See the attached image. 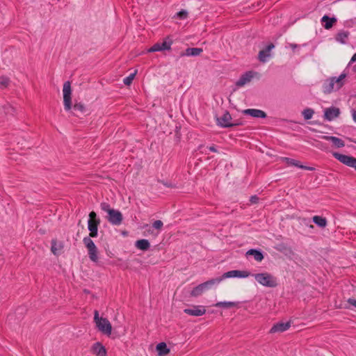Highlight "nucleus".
<instances>
[{"label": "nucleus", "instance_id": "nucleus-1", "mask_svg": "<svg viewBox=\"0 0 356 356\" xmlns=\"http://www.w3.org/2000/svg\"><path fill=\"white\" fill-rule=\"evenodd\" d=\"M72 88L70 81H65L63 84V104L65 111H70L72 108ZM74 114L79 116V114H83L86 109L85 105L81 102H75L73 106Z\"/></svg>", "mask_w": 356, "mask_h": 356}, {"label": "nucleus", "instance_id": "nucleus-2", "mask_svg": "<svg viewBox=\"0 0 356 356\" xmlns=\"http://www.w3.org/2000/svg\"><path fill=\"white\" fill-rule=\"evenodd\" d=\"M346 73H342L338 78L332 76L325 80L323 83V92L325 94H330L334 90L341 88L345 84Z\"/></svg>", "mask_w": 356, "mask_h": 356}, {"label": "nucleus", "instance_id": "nucleus-3", "mask_svg": "<svg viewBox=\"0 0 356 356\" xmlns=\"http://www.w3.org/2000/svg\"><path fill=\"white\" fill-rule=\"evenodd\" d=\"M101 209L107 213L106 220L113 225H120L123 220L122 213L116 209L111 207L107 202H102L100 204Z\"/></svg>", "mask_w": 356, "mask_h": 356}, {"label": "nucleus", "instance_id": "nucleus-4", "mask_svg": "<svg viewBox=\"0 0 356 356\" xmlns=\"http://www.w3.org/2000/svg\"><path fill=\"white\" fill-rule=\"evenodd\" d=\"M255 280L264 286L275 288L278 285L277 279L268 273H261L252 275Z\"/></svg>", "mask_w": 356, "mask_h": 356}, {"label": "nucleus", "instance_id": "nucleus-5", "mask_svg": "<svg viewBox=\"0 0 356 356\" xmlns=\"http://www.w3.org/2000/svg\"><path fill=\"white\" fill-rule=\"evenodd\" d=\"M94 321L99 331L107 336L111 334L112 325L111 323L107 318L99 317L97 310H95L94 313Z\"/></svg>", "mask_w": 356, "mask_h": 356}, {"label": "nucleus", "instance_id": "nucleus-6", "mask_svg": "<svg viewBox=\"0 0 356 356\" xmlns=\"http://www.w3.org/2000/svg\"><path fill=\"white\" fill-rule=\"evenodd\" d=\"M221 282V279L213 278L204 283H202L191 291V296L193 297H198L201 296L205 291L211 289L214 285L218 284Z\"/></svg>", "mask_w": 356, "mask_h": 356}, {"label": "nucleus", "instance_id": "nucleus-7", "mask_svg": "<svg viewBox=\"0 0 356 356\" xmlns=\"http://www.w3.org/2000/svg\"><path fill=\"white\" fill-rule=\"evenodd\" d=\"M88 216V229L90 231L88 237L95 238L98 235V227L100 225L101 220L94 211H90Z\"/></svg>", "mask_w": 356, "mask_h": 356}, {"label": "nucleus", "instance_id": "nucleus-8", "mask_svg": "<svg viewBox=\"0 0 356 356\" xmlns=\"http://www.w3.org/2000/svg\"><path fill=\"white\" fill-rule=\"evenodd\" d=\"M83 242L88 250V257L92 261L97 263L99 260V258L97 256L98 250L95 244L90 238V237L88 236L83 238Z\"/></svg>", "mask_w": 356, "mask_h": 356}, {"label": "nucleus", "instance_id": "nucleus-9", "mask_svg": "<svg viewBox=\"0 0 356 356\" xmlns=\"http://www.w3.org/2000/svg\"><path fill=\"white\" fill-rule=\"evenodd\" d=\"M332 155L336 159L343 164L348 167L353 168L356 170V158L338 152H333Z\"/></svg>", "mask_w": 356, "mask_h": 356}, {"label": "nucleus", "instance_id": "nucleus-10", "mask_svg": "<svg viewBox=\"0 0 356 356\" xmlns=\"http://www.w3.org/2000/svg\"><path fill=\"white\" fill-rule=\"evenodd\" d=\"M232 116L228 111H225L222 116L218 118V124L224 128H229L242 125L241 123H232Z\"/></svg>", "mask_w": 356, "mask_h": 356}, {"label": "nucleus", "instance_id": "nucleus-11", "mask_svg": "<svg viewBox=\"0 0 356 356\" xmlns=\"http://www.w3.org/2000/svg\"><path fill=\"white\" fill-rule=\"evenodd\" d=\"M250 275V273L247 270H233L225 273L221 277H216V279H221L222 281L225 278H231V277H248Z\"/></svg>", "mask_w": 356, "mask_h": 356}, {"label": "nucleus", "instance_id": "nucleus-12", "mask_svg": "<svg viewBox=\"0 0 356 356\" xmlns=\"http://www.w3.org/2000/svg\"><path fill=\"white\" fill-rule=\"evenodd\" d=\"M341 113L340 109L335 106L327 108L324 111V118L327 121H332L338 118Z\"/></svg>", "mask_w": 356, "mask_h": 356}, {"label": "nucleus", "instance_id": "nucleus-13", "mask_svg": "<svg viewBox=\"0 0 356 356\" xmlns=\"http://www.w3.org/2000/svg\"><path fill=\"white\" fill-rule=\"evenodd\" d=\"M275 47V45L273 43H270L266 46V47L259 52L258 59L261 63H266L268 60V58L270 56V51Z\"/></svg>", "mask_w": 356, "mask_h": 356}, {"label": "nucleus", "instance_id": "nucleus-14", "mask_svg": "<svg viewBox=\"0 0 356 356\" xmlns=\"http://www.w3.org/2000/svg\"><path fill=\"white\" fill-rule=\"evenodd\" d=\"M184 312L191 316H200L206 313V309L204 307L198 305L193 306V308L185 309Z\"/></svg>", "mask_w": 356, "mask_h": 356}, {"label": "nucleus", "instance_id": "nucleus-15", "mask_svg": "<svg viewBox=\"0 0 356 356\" xmlns=\"http://www.w3.org/2000/svg\"><path fill=\"white\" fill-rule=\"evenodd\" d=\"M91 352L97 356H107L106 349L100 342H96L92 346Z\"/></svg>", "mask_w": 356, "mask_h": 356}, {"label": "nucleus", "instance_id": "nucleus-16", "mask_svg": "<svg viewBox=\"0 0 356 356\" xmlns=\"http://www.w3.org/2000/svg\"><path fill=\"white\" fill-rule=\"evenodd\" d=\"M242 113L245 115H249L256 118H266L267 117L266 113L264 111L259 109L248 108L243 110Z\"/></svg>", "mask_w": 356, "mask_h": 356}, {"label": "nucleus", "instance_id": "nucleus-17", "mask_svg": "<svg viewBox=\"0 0 356 356\" xmlns=\"http://www.w3.org/2000/svg\"><path fill=\"white\" fill-rule=\"evenodd\" d=\"M254 72L252 71H248L243 74L240 79L236 81V85L238 87H242L246 83L250 82L252 79L254 77Z\"/></svg>", "mask_w": 356, "mask_h": 356}, {"label": "nucleus", "instance_id": "nucleus-18", "mask_svg": "<svg viewBox=\"0 0 356 356\" xmlns=\"http://www.w3.org/2000/svg\"><path fill=\"white\" fill-rule=\"evenodd\" d=\"M291 326L290 322L277 323L275 324L270 330V333L282 332L287 330Z\"/></svg>", "mask_w": 356, "mask_h": 356}, {"label": "nucleus", "instance_id": "nucleus-19", "mask_svg": "<svg viewBox=\"0 0 356 356\" xmlns=\"http://www.w3.org/2000/svg\"><path fill=\"white\" fill-rule=\"evenodd\" d=\"M322 138L327 141H331L333 145L338 148L345 146L344 141L339 138L335 136H323Z\"/></svg>", "mask_w": 356, "mask_h": 356}, {"label": "nucleus", "instance_id": "nucleus-20", "mask_svg": "<svg viewBox=\"0 0 356 356\" xmlns=\"http://www.w3.org/2000/svg\"><path fill=\"white\" fill-rule=\"evenodd\" d=\"M202 51V48L188 47L185 50V52L181 54V56H199Z\"/></svg>", "mask_w": 356, "mask_h": 356}, {"label": "nucleus", "instance_id": "nucleus-21", "mask_svg": "<svg viewBox=\"0 0 356 356\" xmlns=\"http://www.w3.org/2000/svg\"><path fill=\"white\" fill-rule=\"evenodd\" d=\"M321 22L325 23L323 26L325 29H330L333 26L334 24L337 22V19L335 17H330L327 15H324L321 19Z\"/></svg>", "mask_w": 356, "mask_h": 356}, {"label": "nucleus", "instance_id": "nucleus-22", "mask_svg": "<svg viewBox=\"0 0 356 356\" xmlns=\"http://www.w3.org/2000/svg\"><path fill=\"white\" fill-rule=\"evenodd\" d=\"M51 250L54 255H58L60 254V251L63 248V245L62 242L58 243L56 239L51 240Z\"/></svg>", "mask_w": 356, "mask_h": 356}, {"label": "nucleus", "instance_id": "nucleus-23", "mask_svg": "<svg viewBox=\"0 0 356 356\" xmlns=\"http://www.w3.org/2000/svg\"><path fill=\"white\" fill-rule=\"evenodd\" d=\"M246 255H252L257 261H261L264 259L262 252L257 249H250L246 252Z\"/></svg>", "mask_w": 356, "mask_h": 356}, {"label": "nucleus", "instance_id": "nucleus-24", "mask_svg": "<svg viewBox=\"0 0 356 356\" xmlns=\"http://www.w3.org/2000/svg\"><path fill=\"white\" fill-rule=\"evenodd\" d=\"M135 246L139 250L145 251L149 248L150 244L148 240L147 239H140L136 241V242L135 243Z\"/></svg>", "mask_w": 356, "mask_h": 356}, {"label": "nucleus", "instance_id": "nucleus-25", "mask_svg": "<svg viewBox=\"0 0 356 356\" xmlns=\"http://www.w3.org/2000/svg\"><path fill=\"white\" fill-rule=\"evenodd\" d=\"M312 221L318 227L321 228H324L327 226V219L324 217L320 216H314L312 218Z\"/></svg>", "mask_w": 356, "mask_h": 356}, {"label": "nucleus", "instance_id": "nucleus-26", "mask_svg": "<svg viewBox=\"0 0 356 356\" xmlns=\"http://www.w3.org/2000/svg\"><path fill=\"white\" fill-rule=\"evenodd\" d=\"M284 160L286 161V163L289 164V165H294V166H296V167H298L301 169H305V170H313V168L312 167H307V166H305V165H300L299 163V161H297V160H295V159H290V158H284Z\"/></svg>", "mask_w": 356, "mask_h": 356}, {"label": "nucleus", "instance_id": "nucleus-27", "mask_svg": "<svg viewBox=\"0 0 356 356\" xmlns=\"http://www.w3.org/2000/svg\"><path fill=\"white\" fill-rule=\"evenodd\" d=\"M156 351L159 356H163L168 354L170 352V349L167 347V345L164 342H161L156 345Z\"/></svg>", "mask_w": 356, "mask_h": 356}, {"label": "nucleus", "instance_id": "nucleus-28", "mask_svg": "<svg viewBox=\"0 0 356 356\" xmlns=\"http://www.w3.org/2000/svg\"><path fill=\"white\" fill-rule=\"evenodd\" d=\"M237 305V303L235 302H218L214 305L216 307H220V308H225V309H229L231 307H236Z\"/></svg>", "mask_w": 356, "mask_h": 356}, {"label": "nucleus", "instance_id": "nucleus-29", "mask_svg": "<svg viewBox=\"0 0 356 356\" xmlns=\"http://www.w3.org/2000/svg\"><path fill=\"white\" fill-rule=\"evenodd\" d=\"M349 33L348 31H341L337 36L336 40L343 44L346 43V40L348 38Z\"/></svg>", "mask_w": 356, "mask_h": 356}, {"label": "nucleus", "instance_id": "nucleus-30", "mask_svg": "<svg viewBox=\"0 0 356 356\" xmlns=\"http://www.w3.org/2000/svg\"><path fill=\"white\" fill-rule=\"evenodd\" d=\"M160 43H161L162 50H169V49H170V47L172 44V40L168 36L166 38H165V40L162 42H160Z\"/></svg>", "mask_w": 356, "mask_h": 356}, {"label": "nucleus", "instance_id": "nucleus-31", "mask_svg": "<svg viewBox=\"0 0 356 356\" xmlns=\"http://www.w3.org/2000/svg\"><path fill=\"white\" fill-rule=\"evenodd\" d=\"M2 109L6 115H13L14 113L15 112V108L8 104L3 105L2 106Z\"/></svg>", "mask_w": 356, "mask_h": 356}, {"label": "nucleus", "instance_id": "nucleus-32", "mask_svg": "<svg viewBox=\"0 0 356 356\" xmlns=\"http://www.w3.org/2000/svg\"><path fill=\"white\" fill-rule=\"evenodd\" d=\"M314 113V111L312 108H305L302 112V114L305 120H310Z\"/></svg>", "mask_w": 356, "mask_h": 356}, {"label": "nucleus", "instance_id": "nucleus-33", "mask_svg": "<svg viewBox=\"0 0 356 356\" xmlns=\"http://www.w3.org/2000/svg\"><path fill=\"white\" fill-rule=\"evenodd\" d=\"M10 79L6 76H0V85L3 88H7L10 84Z\"/></svg>", "mask_w": 356, "mask_h": 356}, {"label": "nucleus", "instance_id": "nucleus-34", "mask_svg": "<svg viewBox=\"0 0 356 356\" xmlns=\"http://www.w3.org/2000/svg\"><path fill=\"white\" fill-rule=\"evenodd\" d=\"M163 226V223L160 220H156L152 223V227L158 230H161Z\"/></svg>", "mask_w": 356, "mask_h": 356}, {"label": "nucleus", "instance_id": "nucleus-35", "mask_svg": "<svg viewBox=\"0 0 356 356\" xmlns=\"http://www.w3.org/2000/svg\"><path fill=\"white\" fill-rule=\"evenodd\" d=\"M163 51L160 42H157V43L154 44L149 49V51H150V52H155V51Z\"/></svg>", "mask_w": 356, "mask_h": 356}, {"label": "nucleus", "instance_id": "nucleus-36", "mask_svg": "<svg viewBox=\"0 0 356 356\" xmlns=\"http://www.w3.org/2000/svg\"><path fill=\"white\" fill-rule=\"evenodd\" d=\"M134 81V73H131L127 77L124 79V83L127 86H129Z\"/></svg>", "mask_w": 356, "mask_h": 356}, {"label": "nucleus", "instance_id": "nucleus-37", "mask_svg": "<svg viewBox=\"0 0 356 356\" xmlns=\"http://www.w3.org/2000/svg\"><path fill=\"white\" fill-rule=\"evenodd\" d=\"M177 17L179 19H186L188 16V13L186 10H181L177 13Z\"/></svg>", "mask_w": 356, "mask_h": 356}, {"label": "nucleus", "instance_id": "nucleus-38", "mask_svg": "<svg viewBox=\"0 0 356 356\" xmlns=\"http://www.w3.org/2000/svg\"><path fill=\"white\" fill-rule=\"evenodd\" d=\"M259 201V197L257 195H252L250 197V202L252 204H256Z\"/></svg>", "mask_w": 356, "mask_h": 356}, {"label": "nucleus", "instance_id": "nucleus-39", "mask_svg": "<svg viewBox=\"0 0 356 356\" xmlns=\"http://www.w3.org/2000/svg\"><path fill=\"white\" fill-rule=\"evenodd\" d=\"M348 302L350 305H351L354 306L355 307H356V300L355 299H354V298H349L348 300Z\"/></svg>", "mask_w": 356, "mask_h": 356}, {"label": "nucleus", "instance_id": "nucleus-40", "mask_svg": "<svg viewBox=\"0 0 356 356\" xmlns=\"http://www.w3.org/2000/svg\"><path fill=\"white\" fill-rule=\"evenodd\" d=\"M209 149L210 151H211L213 152H218L214 145L210 146L209 147Z\"/></svg>", "mask_w": 356, "mask_h": 356}, {"label": "nucleus", "instance_id": "nucleus-41", "mask_svg": "<svg viewBox=\"0 0 356 356\" xmlns=\"http://www.w3.org/2000/svg\"><path fill=\"white\" fill-rule=\"evenodd\" d=\"M353 118L355 122H356V111H353Z\"/></svg>", "mask_w": 356, "mask_h": 356}, {"label": "nucleus", "instance_id": "nucleus-42", "mask_svg": "<svg viewBox=\"0 0 356 356\" xmlns=\"http://www.w3.org/2000/svg\"><path fill=\"white\" fill-rule=\"evenodd\" d=\"M356 61V53L353 56L351 60H350V62L351 63H353V62H355Z\"/></svg>", "mask_w": 356, "mask_h": 356}, {"label": "nucleus", "instance_id": "nucleus-43", "mask_svg": "<svg viewBox=\"0 0 356 356\" xmlns=\"http://www.w3.org/2000/svg\"><path fill=\"white\" fill-rule=\"evenodd\" d=\"M128 234H129V232H128L127 231H126V230H124V231H122V234L123 236H128Z\"/></svg>", "mask_w": 356, "mask_h": 356}, {"label": "nucleus", "instance_id": "nucleus-44", "mask_svg": "<svg viewBox=\"0 0 356 356\" xmlns=\"http://www.w3.org/2000/svg\"><path fill=\"white\" fill-rule=\"evenodd\" d=\"M232 123H241V124H243L242 122H241V121H240V120H234V122H232Z\"/></svg>", "mask_w": 356, "mask_h": 356}, {"label": "nucleus", "instance_id": "nucleus-45", "mask_svg": "<svg viewBox=\"0 0 356 356\" xmlns=\"http://www.w3.org/2000/svg\"><path fill=\"white\" fill-rule=\"evenodd\" d=\"M147 231L148 233H151V234L153 232V231L151 229L150 227H149V229H147Z\"/></svg>", "mask_w": 356, "mask_h": 356}, {"label": "nucleus", "instance_id": "nucleus-46", "mask_svg": "<svg viewBox=\"0 0 356 356\" xmlns=\"http://www.w3.org/2000/svg\"><path fill=\"white\" fill-rule=\"evenodd\" d=\"M291 47L293 49H294V48H296V47H297V44H291Z\"/></svg>", "mask_w": 356, "mask_h": 356}, {"label": "nucleus", "instance_id": "nucleus-47", "mask_svg": "<svg viewBox=\"0 0 356 356\" xmlns=\"http://www.w3.org/2000/svg\"><path fill=\"white\" fill-rule=\"evenodd\" d=\"M136 74H137V70H135V72H134L135 76L136 75Z\"/></svg>", "mask_w": 356, "mask_h": 356}, {"label": "nucleus", "instance_id": "nucleus-48", "mask_svg": "<svg viewBox=\"0 0 356 356\" xmlns=\"http://www.w3.org/2000/svg\"><path fill=\"white\" fill-rule=\"evenodd\" d=\"M148 225H145L143 227H148Z\"/></svg>", "mask_w": 356, "mask_h": 356}, {"label": "nucleus", "instance_id": "nucleus-49", "mask_svg": "<svg viewBox=\"0 0 356 356\" xmlns=\"http://www.w3.org/2000/svg\"><path fill=\"white\" fill-rule=\"evenodd\" d=\"M202 147V145H200L198 149H200Z\"/></svg>", "mask_w": 356, "mask_h": 356}, {"label": "nucleus", "instance_id": "nucleus-50", "mask_svg": "<svg viewBox=\"0 0 356 356\" xmlns=\"http://www.w3.org/2000/svg\"><path fill=\"white\" fill-rule=\"evenodd\" d=\"M356 143V141H354Z\"/></svg>", "mask_w": 356, "mask_h": 356}]
</instances>
